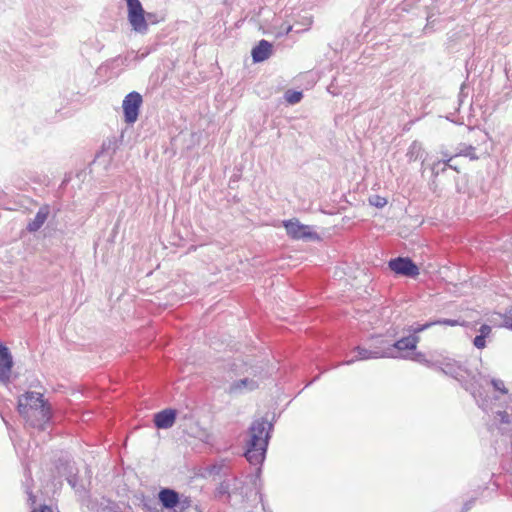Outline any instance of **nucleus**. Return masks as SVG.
Wrapping results in <instances>:
<instances>
[{
	"instance_id": "7c9ffc66",
	"label": "nucleus",
	"mask_w": 512,
	"mask_h": 512,
	"mask_svg": "<svg viewBox=\"0 0 512 512\" xmlns=\"http://www.w3.org/2000/svg\"><path fill=\"white\" fill-rule=\"evenodd\" d=\"M67 483L75 489L77 492L85 491V487L81 485L79 488L77 487L78 483V475L77 469L75 471H68V475L65 477Z\"/></svg>"
},
{
	"instance_id": "bb28decb",
	"label": "nucleus",
	"mask_w": 512,
	"mask_h": 512,
	"mask_svg": "<svg viewBox=\"0 0 512 512\" xmlns=\"http://www.w3.org/2000/svg\"><path fill=\"white\" fill-rule=\"evenodd\" d=\"M55 468L61 476L66 477L68 475V471H75L74 463L65 457H59L55 461Z\"/></svg>"
},
{
	"instance_id": "9b49d317",
	"label": "nucleus",
	"mask_w": 512,
	"mask_h": 512,
	"mask_svg": "<svg viewBox=\"0 0 512 512\" xmlns=\"http://www.w3.org/2000/svg\"><path fill=\"white\" fill-rule=\"evenodd\" d=\"M13 366L11 351L0 341V383L8 384L10 382Z\"/></svg>"
},
{
	"instance_id": "ea45409f",
	"label": "nucleus",
	"mask_w": 512,
	"mask_h": 512,
	"mask_svg": "<svg viewBox=\"0 0 512 512\" xmlns=\"http://www.w3.org/2000/svg\"><path fill=\"white\" fill-rule=\"evenodd\" d=\"M455 157H456V156H450L448 159H446V160H442V162H443V166H442V168H441V171H442V172H445V171L447 170V168H450V169H453V170H455L456 172H458V173H459V169H458V167H457V166H455V165H453V164H451V161H452V160H453V158H455Z\"/></svg>"
},
{
	"instance_id": "20e7f679",
	"label": "nucleus",
	"mask_w": 512,
	"mask_h": 512,
	"mask_svg": "<svg viewBox=\"0 0 512 512\" xmlns=\"http://www.w3.org/2000/svg\"><path fill=\"white\" fill-rule=\"evenodd\" d=\"M283 227L292 240H302L304 242H319L322 240L321 236L313 230L312 226L302 224L296 218L284 220Z\"/></svg>"
},
{
	"instance_id": "423d86ee",
	"label": "nucleus",
	"mask_w": 512,
	"mask_h": 512,
	"mask_svg": "<svg viewBox=\"0 0 512 512\" xmlns=\"http://www.w3.org/2000/svg\"><path fill=\"white\" fill-rule=\"evenodd\" d=\"M127 5V19L129 24L137 33L145 34L147 32V18L145 10L140 0H124Z\"/></svg>"
},
{
	"instance_id": "5701e85b",
	"label": "nucleus",
	"mask_w": 512,
	"mask_h": 512,
	"mask_svg": "<svg viewBox=\"0 0 512 512\" xmlns=\"http://www.w3.org/2000/svg\"><path fill=\"white\" fill-rule=\"evenodd\" d=\"M110 504L114 505V502H112L109 498L101 497L100 499L89 497L87 500V508L91 511L96 512H106V511H113L111 507H109Z\"/></svg>"
},
{
	"instance_id": "09e8293b",
	"label": "nucleus",
	"mask_w": 512,
	"mask_h": 512,
	"mask_svg": "<svg viewBox=\"0 0 512 512\" xmlns=\"http://www.w3.org/2000/svg\"><path fill=\"white\" fill-rule=\"evenodd\" d=\"M31 512H52V509L50 506L43 504L39 509L34 508L31 510Z\"/></svg>"
},
{
	"instance_id": "393cba45",
	"label": "nucleus",
	"mask_w": 512,
	"mask_h": 512,
	"mask_svg": "<svg viewBox=\"0 0 512 512\" xmlns=\"http://www.w3.org/2000/svg\"><path fill=\"white\" fill-rule=\"evenodd\" d=\"M424 154L425 150L423 149L422 144L419 141L414 140L408 148L406 157L409 162H413L418 159H422Z\"/></svg>"
},
{
	"instance_id": "0eeeda50",
	"label": "nucleus",
	"mask_w": 512,
	"mask_h": 512,
	"mask_svg": "<svg viewBox=\"0 0 512 512\" xmlns=\"http://www.w3.org/2000/svg\"><path fill=\"white\" fill-rule=\"evenodd\" d=\"M142 103V95L137 91H132L125 96L122 109L124 122L126 124L132 125L138 120Z\"/></svg>"
},
{
	"instance_id": "4468645a",
	"label": "nucleus",
	"mask_w": 512,
	"mask_h": 512,
	"mask_svg": "<svg viewBox=\"0 0 512 512\" xmlns=\"http://www.w3.org/2000/svg\"><path fill=\"white\" fill-rule=\"evenodd\" d=\"M259 388V383L252 379V378H242L239 380L233 381L229 387L227 388L226 392L229 395L235 396V395H242L246 392H252Z\"/></svg>"
},
{
	"instance_id": "f704fd0d",
	"label": "nucleus",
	"mask_w": 512,
	"mask_h": 512,
	"mask_svg": "<svg viewBox=\"0 0 512 512\" xmlns=\"http://www.w3.org/2000/svg\"><path fill=\"white\" fill-rule=\"evenodd\" d=\"M191 499L179 493V506L177 512H186L191 507Z\"/></svg>"
},
{
	"instance_id": "58836bf2",
	"label": "nucleus",
	"mask_w": 512,
	"mask_h": 512,
	"mask_svg": "<svg viewBox=\"0 0 512 512\" xmlns=\"http://www.w3.org/2000/svg\"><path fill=\"white\" fill-rule=\"evenodd\" d=\"M143 505L150 512H158L157 502L152 498H144Z\"/></svg>"
},
{
	"instance_id": "c9c22d12",
	"label": "nucleus",
	"mask_w": 512,
	"mask_h": 512,
	"mask_svg": "<svg viewBox=\"0 0 512 512\" xmlns=\"http://www.w3.org/2000/svg\"><path fill=\"white\" fill-rule=\"evenodd\" d=\"M490 383L494 390L500 392L501 394H508L509 390L505 387L504 382L500 379L492 378Z\"/></svg>"
},
{
	"instance_id": "ddd939ff",
	"label": "nucleus",
	"mask_w": 512,
	"mask_h": 512,
	"mask_svg": "<svg viewBox=\"0 0 512 512\" xmlns=\"http://www.w3.org/2000/svg\"><path fill=\"white\" fill-rule=\"evenodd\" d=\"M158 502L162 509L177 512L179 506V492L169 487L161 488L158 492Z\"/></svg>"
},
{
	"instance_id": "2eb2a0df",
	"label": "nucleus",
	"mask_w": 512,
	"mask_h": 512,
	"mask_svg": "<svg viewBox=\"0 0 512 512\" xmlns=\"http://www.w3.org/2000/svg\"><path fill=\"white\" fill-rule=\"evenodd\" d=\"M231 370L236 374H249L253 377H261L264 372V364L260 361H241L240 364L234 362Z\"/></svg>"
},
{
	"instance_id": "a211bd4d",
	"label": "nucleus",
	"mask_w": 512,
	"mask_h": 512,
	"mask_svg": "<svg viewBox=\"0 0 512 512\" xmlns=\"http://www.w3.org/2000/svg\"><path fill=\"white\" fill-rule=\"evenodd\" d=\"M273 52L271 42L262 39L251 50V57L254 63H261L267 60Z\"/></svg>"
},
{
	"instance_id": "72a5a7b5",
	"label": "nucleus",
	"mask_w": 512,
	"mask_h": 512,
	"mask_svg": "<svg viewBox=\"0 0 512 512\" xmlns=\"http://www.w3.org/2000/svg\"><path fill=\"white\" fill-rule=\"evenodd\" d=\"M500 316L503 318L501 327L512 331V306L508 308L505 313L500 314Z\"/></svg>"
},
{
	"instance_id": "4be33fe9",
	"label": "nucleus",
	"mask_w": 512,
	"mask_h": 512,
	"mask_svg": "<svg viewBox=\"0 0 512 512\" xmlns=\"http://www.w3.org/2000/svg\"><path fill=\"white\" fill-rule=\"evenodd\" d=\"M122 138L123 136L121 135L120 139L113 136L104 140L100 151L96 154V157H100L101 155H108L111 158L119 148V142L122 140Z\"/></svg>"
},
{
	"instance_id": "b1692460",
	"label": "nucleus",
	"mask_w": 512,
	"mask_h": 512,
	"mask_svg": "<svg viewBox=\"0 0 512 512\" xmlns=\"http://www.w3.org/2000/svg\"><path fill=\"white\" fill-rule=\"evenodd\" d=\"M492 327L488 324H482L478 329V334L473 339V345L477 349H484L487 346L486 339L490 337Z\"/></svg>"
},
{
	"instance_id": "6e6552de",
	"label": "nucleus",
	"mask_w": 512,
	"mask_h": 512,
	"mask_svg": "<svg viewBox=\"0 0 512 512\" xmlns=\"http://www.w3.org/2000/svg\"><path fill=\"white\" fill-rule=\"evenodd\" d=\"M398 9L402 12L413 13L422 19L427 16L428 12L437 11L439 13V8L434 0H404L399 4Z\"/></svg>"
},
{
	"instance_id": "1a4fd4ad",
	"label": "nucleus",
	"mask_w": 512,
	"mask_h": 512,
	"mask_svg": "<svg viewBox=\"0 0 512 512\" xmlns=\"http://www.w3.org/2000/svg\"><path fill=\"white\" fill-rule=\"evenodd\" d=\"M354 352L356 355L352 357L349 360L343 361L342 365H351L355 363L356 361H364L369 359H379V358H386L384 356V349L381 344L380 336L376 337V343L370 348H364L361 346H356L354 348Z\"/></svg>"
},
{
	"instance_id": "f257e3e1",
	"label": "nucleus",
	"mask_w": 512,
	"mask_h": 512,
	"mask_svg": "<svg viewBox=\"0 0 512 512\" xmlns=\"http://www.w3.org/2000/svg\"><path fill=\"white\" fill-rule=\"evenodd\" d=\"M273 431V421H268L265 417L253 420L248 428V439L245 443L243 455L251 465L256 466L255 472L250 474L248 478L253 490H259L260 492L262 468Z\"/></svg>"
},
{
	"instance_id": "dca6fc26",
	"label": "nucleus",
	"mask_w": 512,
	"mask_h": 512,
	"mask_svg": "<svg viewBox=\"0 0 512 512\" xmlns=\"http://www.w3.org/2000/svg\"><path fill=\"white\" fill-rule=\"evenodd\" d=\"M177 418V410L174 408H165L154 414L153 422L157 429L171 428Z\"/></svg>"
},
{
	"instance_id": "3c124183",
	"label": "nucleus",
	"mask_w": 512,
	"mask_h": 512,
	"mask_svg": "<svg viewBox=\"0 0 512 512\" xmlns=\"http://www.w3.org/2000/svg\"><path fill=\"white\" fill-rule=\"evenodd\" d=\"M238 181V176L237 175H233L231 178H230V185L233 183V182H237Z\"/></svg>"
},
{
	"instance_id": "473e14b6",
	"label": "nucleus",
	"mask_w": 512,
	"mask_h": 512,
	"mask_svg": "<svg viewBox=\"0 0 512 512\" xmlns=\"http://www.w3.org/2000/svg\"><path fill=\"white\" fill-rule=\"evenodd\" d=\"M408 358L427 367L433 366V363L426 358V355L423 352H414L412 356H408Z\"/></svg>"
},
{
	"instance_id": "c03bdc74",
	"label": "nucleus",
	"mask_w": 512,
	"mask_h": 512,
	"mask_svg": "<svg viewBox=\"0 0 512 512\" xmlns=\"http://www.w3.org/2000/svg\"><path fill=\"white\" fill-rule=\"evenodd\" d=\"M441 165L443 166V162H442V160H438V161H436V162H434V163L432 164V166H431V171H432V175H433L434 177H437L440 173H443V172L441 171V168H442V167H440Z\"/></svg>"
},
{
	"instance_id": "8fccbe9b",
	"label": "nucleus",
	"mask_w": 512,
	"mask_h": 512,
	"mask_svg": "<svg viewBox=\"0 0 512 512\" xmlns=\"http://www.w3.org/2000/svg\"><path fill=\"white\" fill-rule=\"evenodd\" d=\"M441 154L443 156V160H446L451 156L447 151H441Z\"/></svg>"
},
{
	"instance_id": "a18cd8bd",
	"label": "nucleus",
	"mask_w": 512,
	"mask_h": 512,
	"mask_svg": "<svg viewBox=\"0 0 512 512\" xmlns=\"http://www.w3.org/2000/svg\"><path fill=\"white\" fill-rule=\"evenodd\" d=\"M478 407L481 408L483 411H487L488 409V405H489V402H490V397H487V398H482V399H476L475 400Z\"/></svg>"
},
{
	"instance_id": "de8ad7c7",
	"label": "nucleus",
	"mask_w": 512,
	"mask_h": 512,
	"mask_svg": "<svg viewBox=\"0 0 512 512\" xmlns=\"http://www.w3.org/2000/svg\"><path fill=\"white\" fill-rule=\"evenodd\" d=\"M475 501L476 498H471L468 501H466L462 506L461 512H468L475 504Z\"/></svg>"
},
{
	"instance_id": "f3484780",
	"label": "nucleus",
	"mask_w": 512,
	"mask_h": 512,
	"mask_svg": "<svg viewBox=\"0 0 512 512\" xmlns=\"http://www.w3.org/2000/svg\"><path fill=\"white\" fill-rule=\"evenodd\" d=\"M22 418L25 420V422L30 427L35 428L39 431H46L48 426L52 422V418H53L52 406L50 405L48 419H45L44 417H42V413L34 414L32 412H31V414H27V415L23 416Z\"/></svg>"
},
{
	"instance_id": "aec40b11",
	"label": "nucleus",
	"mask_w": 512,
	"mask_h": 512,
	"mask_svg": "<svg viewBox=\"0 0 512 512\" xmlns=\"http://www.w3.org/2000/svg\"><path fill=\"white\" fill-rule=\"evenodd\" d=\"M441 370L444 374L449 375L456 380L460 381L461 378L458 377L460 371L466 372L470 375L468 369L464 368L463 365L455 360L447 359L442 362Z\"/></svg>"
},
{
	"instance_id": "7ed1b4c3",
	"label": "nucleus",
	"mask_w": 512,
	"mask_h": 512,
	"mask_svg": "<svg viewBox=\"0 0 512 512\" xmlns=\"http://www.w3.org/2000/svg\"><path fill=\"white\" fill-rule=\"evenodd\" d=\"M381 344L386 358L408 359V351H415L420 341L418 335L401 337L393 343L388 342L380 336Z\"/></svg>"
},
{
	"instance_id": "6ab92c4d",
	"label": "nucleus",
	"mask_w": 512,
	"mask_h": 512,
	"mask_svg": "<svg viewBox=\"0 0 512 512\" xmlns=\"http://www.w3.org/2000/svg\"><path fill=\"white\" fill-rule=\"evenodd\" d=\"M50 214V206L48 204L42 205L37 211L35 217L27 224L26 230L29 233H35L41 229Z\"/></svg>"
},
{
	"instance_id": "37998d69",
	"label": "nucleus",
	"mask_w": 512,
	"mask_h": 512,
	"mask_svg": "<svg viewBox=\"0 0 512 512\" xmlns=\"http://www.w3.org/2000/svg\"><path fill=\"white\" fill-rule=\"evenodd\" d=\"M292 29H293L292 25L282 24L281 27L279 28V31L276 33V37H282V36L288 35L289 32L292 31Z\"/></svg>"
},
{
	"instance_id": "39448f33",
	"label": "nucleus",
	"mask_w": 512,
	"mask_h": 512,
	"mask_svg": "<svg viewBox=\"0 0 512 512\" xmlns=\"http://www.w3.org/2000/svg\"><path fill=\"white\" fill-rule=\"evenodd\" d=\"M388 268L399 277L416 279L420 274L418 265L409 256H397L387 262Z\"/></svg>"
},
{
	"instance_id": "9d476101",
	"label": "nucleus",
	"mask_w": 512,
	"mask_h": 512,
	"mask_svg": "<svg viewBox=\"0 0 512 512\" xmlns=\"http://www.w3.org/2000/svg\"><path fill=\"white\" fill-rule=\"evenodd\" d=\"M232 484V494L241 496L243 502H256L257 500L260 502L263 501V495L259 490H253L252 487H249L238 477L232 478Z\"/></svg>"
},
{
	"instance_id": "2f4dec72",
	"label": "nucleus",
	"mask_w": 512,
	"mask_h": 512,
	"mask_svg": "<svg viewBox=\"0 0 512 512\" xmlns=\"http://www.w3.org/2000/svg\"><path fill=\"white\" fill-rule=\"evenodd\" d=\"M368 201L371 206H374L376 208H383L388 203L387 198L377 194L371 195Z\"/></svg>"
},
{
	"instance_id": "a19ab883",
	"label": "nucleus",
	"mask_w": 512,
	"mask_h": 512,
	"mask_svg": "<svg viewBox=\"0 0 512 512\" xmlns=\"http://www.w3.org/2000/svg\"><path fill=\"white\" fill-rule=\"evenodd\" d=\"M145 17L147 18V26L149 24H157L162 20V18H159L156 13L146 12L145 11Z\"/></svg>"
},
{
	"instance_id": "e433bc0d",
	"label": "nucleus",
	"mask_w": 512,
	"mask_h": 512,
	"mask_svg": "<svg viewBox=\"0 0 512 512\" xmlns=\"http://www.w3.org/2000/svg\"><path fill=\"white\" fill-rule=\"evenodd\" d=\"M467 179H466V176L465 177H462V178H457L455 179V187H456V191L458 193H466L467 192Z\"/></svg>"
},
{
	"instance_id": "49530a36",
	"label": "nucleus",
	"mask_w": 512,
	"mask_h": 512,
	"mask_svg": "<svg viewBox=\"0 0 512 512\" xmlns=\"http://www.w3.org/2000/svg\"><path fill=\"white\" fill-rule=\"evenodd\" d=\"M26 493L28 495V504L30 506H34L36 504V496L34 495L33 491L29 487H27Z\"/></svg>"
},
{
	"instance_id": "a878e982",
	"label": "nucleus",
	"mask_w": 512,
	"mask_h": 512,
	"mask_svg": "<svg viewBox=\"0 0 512 512\" xmlns=\"http://www.w3.org/2000/svg\"><path fill=\"white\" fill-rule=\"evenodd\" d=\"M480 376L481 373H478V375L473 374L469 380H466L462 377L459 382L461 383V386L472 395L475 394L477 388H479L482 384L479 380Z\"/></svg>"
},
{
	"instance_id": "f8f14e48",
	"label": "nucleus",
	"mask_w": 512,
	"mask_h": 512,
	"mask_svg": "<svg viewBox=\"0 0 512 512\" xmlns=\"http://www.w3.org/2000/svg\"><path fill=\"white\" fill-rule=\"evenodd\" d=\"M465 321H461L459 319H446V318H440L435 320L427 321L424 324L420 323H414L410 325L406 330L409 333V335H418L419 333L433 327L436 325H446V326H463L465 325Z\"/></svg>"
},
{
	"instance_id": "4c0bfd02",
	"label": "nucleus",
	"mask_w": 512,
	"mask_h": 512,
	"mask_svg": "<svg viewBox=\"0 0 512 512\" xmlns=\"http://www.w3.org/2000/svg\"><path fill=\"white\" fill-rule=\"evenodd\" d=\"M496 416L499 417V421L501 424L510 425L512 424L511 416L506 411H497Z\"/></svg>"
},
{
	"instance_id": "f03ea898",
	"label": "nucleus",
	"mask_w": 512,
	"mask_h": 512,
	"mask_svg": "<svg viewBox=\"0 0 512 512\" xmlns=\"http://www.w3.org/2000/svg\"><path fill=\"white\" fill-rule=\"evenodd\" d=\"M50 403L43 394L26 391L18 397L17 411L21 417L32 413H42V417L48 419Z\"/></svg>"
},
{
	"instance_id": "79ce46f5",
	"label": "nucleus",
	"mask_w": 512,
	"mask_h": 512,
	"mask_svg": "<svg viewBox=\"0 0 512 512\" xmlns=\"http://www.w3.org/2000/svg\"><path fill=\"white\" fill-rule=\"evenodd\" d=\"M472 397L476 400V399L487 398L489 396L486 392L484 385L481 384V386L479 388H477V390L475 391V394H472Z\"/></svg>"
},
{
	"instance_id": "c85d7f7f",
	"label": "nucleus",
	"mask_w": 512,
	"mask_h": 512,
	"mask_svg": "<svg viewBox=\"0 0 512 512\" xmlns=\"http://www.w3.org/2000/svg\"><path fill=\"white\" fill-rule=\"evenodd\" d=\"M461 146L463 148L459 149L455 154L454 156H465V157H468L470 160H478L479 157L478 155L476 154V148L472 145H466V144H461Z\"/></svg>"
},
{
	"instance_id": "cd10ccee",
	"label": "nucleus",
	"mask_w": 512,
	"mask_h": 512,
	"mask_svg": "<svg viewBox=\"0 0 512 512\" xmlns=\"http://www.w3.org/2000/svg\"><path fill=\"white\" fill-rule=\"evenodd\" d=\"M232 478L226 479L220 482L218 487L215 490V497L221 498L222 496L227 497V502L230 501L232 495Z\"/></svg>"
},
{
	"instance_id": "412c9836",
	"label": "nucleus",
	"mask_w": 512,
	"mask_h": 512,
	"mask_svg": "<svg viewBox=\"0 0 512 512\" xmlns=\"http://www.w3.org/2000/svg\"><path fill=\"white\" fill-rule=\"evenodd\" d=\"M437 11L428 12L427 16L424 18L426 20V24L422 29V33L424 35L431 34L437 30H441L444 28V20L440 18H434L435 15H439Z\"/></svg>"
},
{
	"instance_id": "c756f323",
	"label": "nucleus",
	"mask_w": 512,
	"mask_h": 512,
	"mask_svg": "<svg viewBox=\"0 0 512 512\" xmlns=\"http://www.w3.org/2000/svg\"><path fill=\"white\" fill-rule=\"evenodd\" d=\"M303 98V92L302 91H298V90H294V89H288L285 93H284V99L289 103V104H297L299 103Z\"/></svg>"
}]
</instances>
